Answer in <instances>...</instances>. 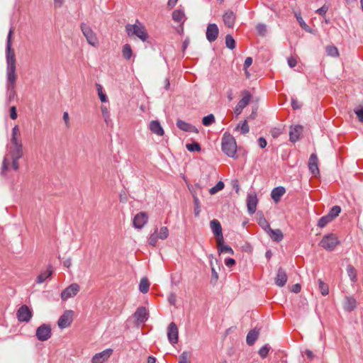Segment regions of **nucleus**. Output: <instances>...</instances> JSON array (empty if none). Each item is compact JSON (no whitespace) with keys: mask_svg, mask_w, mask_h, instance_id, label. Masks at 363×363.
<instances>
[{"mask_svg":"<svg viewBox=\"0 0 363 363\" xmlns=\"http://www.w3.org/2000/svg\"><path fill=\"white\" fill-rule=\"evenodd\" d=\"M347 273L350 280L352 282H356L357 281V272H356V269H354V267L352 265H351V264L347 265Z\"/></svg>","mask_w":363,"mask_h":363,"instance_id":"31","label":"nucleus"},{"mask_svg":"<svg viewBox=\"0 0 363 363\" xmlns=\"http://www.w3.org/2000/svg\"><path fill=\"white\" fill-rule=\"evenodd\" d=\"M7 148L9 152L4 156L2 162V174L9 169V157H15L16 160H19L23 156V143L20 130L17 125L12 128L10 143L7 145Z\"/></svg>","mask_w":363,"mask_h":363,"instance_id":"2","label":"nucleus"},{"mask_svg":"<svg viewBox=\"0 0 363 363\" xmlns=\"http://www.w3.org/2000/svg\"><path fill=\"white\" fill-rule=\"evenodd\" d=\"M238 129H240L241 133H242V134H247V133H249L250 128H249V125H248L246 120H245L242 123L241 125L240 124H238L236 126L235 130H238Z\"/></svg>","mask_w":363,"mask_h":363,"instance_id":"44","label":"nucleus"},{"mask_svg":"<svg viewBox=\"0 0 363 363\" xmlns=\"http://www.w3.org/2000/svg\"><path fill=\"white\" fill-rule=\"evenodd\" d=\"M16 315L19 321L28 322L32 317V312L26 305H23L17 311Z\"/></svg>","mask_w":363,"mask_h":363,"instance_id":"13","label":"nucleus"},{"mask_svg":"<svg viewBox=\"0 0 363 363\" xmlns=\"http://www.w3.org/2000/svg\"><path fill=\"white\" fill-rule=\"evenodd\" d=\"M287 278L288 277L286 271L283 268L280 267L279 268L277 276L275 277V284L278 286L282 287L286 283Z\"/></svg>","mask_w":363,"mask_h":363,"instance_id":"20","label":"nucleus"},{"mask_svg":"<svg viewBox=\"0 0 363 363\" xmlns=\"http://www.w3.org/2000/svg\"><path fill=\"white\" fill-rule=\"evenodd\" d=\"M319 289L323 296H326L329 293L328 285L324 283L320 279L318 280Z\"/></svg>","mask_w":363,"mask_h":363,"instance_id":"35","label":"nucleus"},{"mask_svg":"<svg viewBox=\"0 0 363 363\" xmlns=\"http://www.w3.org/2000/svg\"><path fill=\"white\" fill-rule=\"evenodd\" d=\"M12 160V168L13 169V170L17 171L19 168L18 162V160H16L15 157H9V160Z\"/></svg>","mask_w":363,"mask_h":363,"instance_id":"60","label":"nucleus"},{"mask_svg":"<svg viewBox=\"0 0 363 363\" xmlns=\"http://www.w3.org/2000/svg\"><path fill=\"white\" fill-rule=\"evenodd\" d=\"M79 291L78 284L74 283L65 288L61 293L62 300H67L69 298L75 296Z\"/></svg>","mask_w":363,"mask_h":363,"instance_id":"10","label":"nucleus"},{"mask_svg":"<svg viewBox=\"0 0 363 363\" xmlns=\"http://www.w3.org/2000/svg\"><path fill=\"white\" fill-rule=\"evenodd\" d=\"M340 212L341 208L339 206H335L330 209L328 215L330 217V218H332V220H333L335 218L338 216Z\"/></svg>","mask_w":363,"mask_h":363,"instance_id":"41","label":"nucleus"},{"mask_svg":"<svg viewBox=\"0 0 363 363\" xmlns=\"http://www.w3.org/2000/svg\"><path fill=\"white\" fill-rule=\"evenodd\" d=\"M267 144V140L264 138L261 137L258 139V145L261 148H264Z\"/></svg>","mask_w":363,"mask_h":363,"instance_id":"63","label":"nucleus"},{"mask_svg":"<svg viewBox=\"0 0 363 363\" xmlns=\"http://www.w3.org/2000/svg\"><path fill=\"white\" fill-rule=\"evenodd\" d=\"M222 150L230 157H235L237 153V144L234 137L225 132L222 138Z\"/></svg>","mask_w":363,"mask_h":363,"instance_id":"3","label":"nucleus"},{"mask_svg":"<svg viewBox=\"0 0 363 363\" xmlns=\"http://www.w3.org/2000/svg\"><path fill=\"white\" fill-rule=\"evenodd\" d=\"M150 284L147 278L143 277L141 279L139 284V290L143 294H146L149 291Z\"/></svg>","mask_w":363,"mask_h":363,"instance_id":"30","label":"nucleus"},{"mask_svg":"<svg viewBox=\"0 0 363 363\" xmlns=\"http://www.w3.org/2000/svg\"><path fill=\"white\" fill-rule=\"evenodd\" d=\"M303 131V127L300 125H291L289 131V140L292 143H296L300 138V135Z\"/></svg>","mask_w":363,"mask_h":363,"instance_id":"18","label":"nucleus"},{"mask_svg":"<svg viewBox=\"0 0 363 363\" xmlns=\"http://www.w3.org/2000/svg\"><path fill=\"white\" fill-rule=\"evenodd\" d=\"M73 314L72 310L65 311L57 321L58 327L61 329L69 327L73 320Z\"/></svg>","mask_w":363,"mask_h":363,"instance_id":"9","label":"nucleus"},{"mask_svg":"<svg viewBox=\"0 0 363 363\" xmlns=\"http://www.w3.org/2000/svg\"><path fill=\"white\" fill-rule=\"evenodd\" d=\"M159 236L157 235V228L155 230V232L150 235L148 239V243L152 246H155L157 242V239Z\"/></svg>","mask_w":363,"mask_h":363,"instance_id":"46","label":"nucleus"},{"mask_svg":"<svg viewBox=\"0 0 363 363\" xmlns=\"http://www.w3.org/2000/svg\"><path fill=\"white\" fill-rule=\"evenodd\" d=\"M113 354L112 349H106L102 352H98L95 354L92 359L91 363H104L108 359V358Z\"/></svg>","mask_w":363,"mask_h":363,"instance_id":"12","label":"nucleus"},{"mask_svg":"<svg viewBox=\"0 0 363 363\" xmlns=\"http://www.w3.org/2000/svg\"><path fill=\"white\" fill-rule=\"evenodd\" d=\"M101 110L104 121L106 123V125H108L110 123H111L108 109L106 106H101Z\"/></svg>","mask_w":363,"mask_h":363,"instance_id":"32","label":"nucleus"},{"mask_svg":"<svg viewBox=\"0 0 363 363\" xmlns=\"http://www.w3.org/2000/svg\"><path fill=\"white\" fill-rule=\"evenodd\" d=\"M125 30L129 37L137 36L143 42H145L148 38L145 28L141 23L127 24Z\"/></svg>","mask_w":363,"mask_h":363,"instance_id":"4","label":"nucleus"},{"mask_svg":"<svg viewBox=\"0 0 363 363\" xmlns=\"http://www.w3.org/2000/svg\"><path fill=\"white\" fill-rule=\"evenodd\" d=\"M149 126L152 133L159 136H162L164 135V130L158 121H151Z\"/></svg>","mask_w":363,"mask_h":363,"instance_id":"24","label":"nucleus"},{"mask_svg":"<svg viewBox=\"0 0 363 363\" xmlns=\"http://www.w3.org/2000/svg\"><path fill=\"white\" fill-rule=\"evenodd\" d=\"M332 220V218H330V217L327 214L326 216H324L319 219L318 226L320 228H324L328 223H329Z\"/></svg>","mask_w":363,"mask_h":363,"instance_id":"42","label":"nucleus"},{"mask_svg":"<svg viewBox=\"0 0 363 363\" xmlns=\"http://www.w3.org/2000/svg\"><path fill=\"white\" fill-rule=\"evenodd\" d=\"M225 264L227 267H231L235 264V260L233 258H227L225 260Z\"/></svg>","mask_w":363,"mask_h":363,"instance_id":"62","label":"nucleus"},{"mask_svg":"<svg viewBox=\"0 0 363 363\" xmlns=\"http://www.w3.org/2000/svg\"><path fill=\"white\" fill-rule=\"evenodd\" d=\"M308 168L312 174L315 176L319 174V169L318 166V157L315 153L311 154V155L309 157Z\"/></svg>","mask_w":363,"mask_h":363,"instance_id":"21","label":"nucleus"},{"mask_svg":"<svg viewBox=\"0 0 363 363\" xmlns=\"http://www.w3.org/2000/svg\"><path fill=\"white\" fill-rule=\"evenodd\" d=\"M176 124L178 128L184 132H194L196 133H198V129L196 127L193 126L192 125L184 121L178 119L177 121Z\"/></svg>","mask_w":363,"mask_h":363,"instance_id":"22","label":"nucleus"},{"mask_svg":"<svg viewBox=\"0 0 363 363\" xmlns=\"http://www.w3.org/2000/svg\"><path fill=\"white\" fill-rule=\"evenodd\" d=\"M10 117L11 119L15 120L17 118V112L16 106H11L10 108Z\"/></svg>","mask_w":363,"mask_h":363,"instance_id":"59","label":"nucleus"},{"mask_svg":"<svg viewBox=\"0 0 363 363\" xmlns=\"http://www.w3.org/2000/svg\"><path fill=\"white\" fill-rule=\"evenodd\" d=\"M123 57L126 60H130L132 56V49L129 44H125L122 50Z\"/></svg>","mask_w":363,"mask_h":363,"instance_id":"34","label":"nucleus"},{"mask_svg":"<svg viewBox=\"0 0 363 363\" xmlns=\"http://www.w3.org/2000/svg\"><path fill=\"white\" fill-rule=\"evenodd\" d=\"M354 112L361 123H363V107L359 109L354 110Z\"/></svg>","mask_w":363,"mask_h":363,"instance_id":"55","label":"nucleus"},{"mask_svg":"<svg viewBox=\"0 0 363 363\" xmlns=\"http://www.w3.org/2000/svg\"><path fill=\"white\" fill-rule=\"evenodd\" d=\"M177 301V296L175 294L171 293L168 296V301L171 305L174 306Z\"/></svg>","mask_w":363,"mask_h":363,"instance_id":"57","label":"nucleus"},{"mask_svg":"<svg viewBox=\"0 0 363 363\" xmlns=\"http://www.w3.org/2000/svg\"><path fill=\"white\" fill-rule=\"evenodd\" d=\"M256 30L259 35L264 36L267 33V26L264 23H258L256 26Z\"/></svg>","mask_w":363,"mask_h":363,"instance_id":"49","label":"nucleus"},{"mask_svg":"<svg viewBox=\"0 0 363 363\" xmlns=\"http://www.w3.org/2000/svg\"><path fill=\"white\" fill-rule=\"evenodd\" d=\"M215 122V117L213 114L204 116L202 119V123L205 126H209Z\"/></svg>","mask_w":363,"mask_h":363,"instance_id":"43","label":"nucleus"},{"mask_svg":"<svg viewBox=\"0 0 363 363\" xmlns=\"http://www.w3.org/2000/svg\"><path fill=\"white\" fill-rule=\"evenodd\" d=\"M338 244L337 237L333 233L324 235L320 242V245L328 251H333Z\"/></svg>","mask_w":363,"mask_h":363,"instance_id":"5","label":"nucleus"},{"mask_svg":"<svg viewBox=\"0 0 363 363\" xmlns=\"http://www.w3.org/2000/svg\"><path fill=\"white\" fill-rule=\"evenodd\" d=\"M223 19L226 26L233 28L235 21V14L232 11H228L223 14Z\"/></svg>","mask_w":363,"mask_h":363,"instance_id":"23","label":"nucleus"},{"mask_svg":"<svg viewBox=\"0 0 363 363\" xmlns=\"http://www.w3.org/2000/svg\"><path fill=\"white\" fill-rule=\"evenodd\" d=\"M184 16V13L182 10L177 9L173 11L172 18L176 22H181Z\"/></svg>","mask_w":363,"mask_h":363,"instance_id":"36","label":"nucleus"},{"mask_svg":"<svg viewBox=\"0 0 363 363\" xmlns=\"http://www.w3.org/2000/svg\"><path fill=\"white\" fill-rule=\"evenodd\" d=\"M191 352L188 351H184L179 357V363H191Z\"/></svg>","mask_w":363,"mask_h":363,"instance_id":"33","label":"nucleus"},{"mask_svg":"<svg viewBox=\"0 0 363 363\" xmlns=\"http://www.w3.org/2000/svg\"><path fill=\"white\" fill-rule=\"evenodd\" d=\"M52 274V269L51 267H49V268L44 272H42L40 274H39L37 277V283L42 284L44 282L48 277H50Z\"/></svg>","mask_w":363,"mask_h":363,"instance_id":"29","label":"nucleus"},{"mask_svg":"<svg viewBox=\"0 0 363 363\" xmlns=\"http://www.w3.org/2000/svg\"><path fill=\"white\" fill-rule=\"evenodd\" d=\"M51 327L48 324H43L36 330L35 335L40 341L43 342L48 340L51 337Z\"/></svg>","mask_w":363,"mask_h":363,"instance_id":"8","label":"nucleus"},{"mask_svg":"<svg viewBox=\"0 0 363 363\" xmlns=\"http://www.w3.org/2000/svg\"><path fill=\"white\" fill-rule=\"evenodd\" d=\"M218 27L216 23H209L208 25L206 35L210 43L214 42L218 38Z\"/></svg>","mask_w":363,"mask_h":363,"instance_id":"16","label":"nucleus"},{"mask_svg":"<svg viewBox=\"0 0 363 363\" xmlns=\"http://www.w3.org/2000/svg\"><path fill=\"white\" fill-rule=\"evenodd\" d=\"M210 225L213 233L216 238L217 245H221L224 242V239L222 233V227L220 222L216 219H213L211 221Z\"/></svg>","mask_w":363,"mask_h":363,"instance_id":"7","label":"nucleus"},{"mask_svg":"<svg viewBox=\"0 0 363 363\" xmlns=\"http://www.w3.org/2000/svg\"><path fill=\"white\" fill-rule=\"evenodd\" d=\"M219 252H226L230 255H233V249L228 245H224L223 243L221 245H218Z\"/></svg>","mask_w":363,"mask_h":363,"instance_id":"51","label":"nucleus"},{"mask_svg":"<svg viewBox=\"0 0 363 363\" xmlns=\"http://www.w3.org/2000/svg\"><path fill=\"white\" fill-rule=\"evenodd\" d=\"M282 133V128H274L271 130V135L274 138H278Z\"/></svg>","mask_w":363,"mask_h":363,"instance_id":"54","label":"nucleus"},{"mask_svg":"<svg viewBox=\"0 0 363 363\" xmlns=\"http://www.w3.org/2000/svg\"><path fill=\"white\" fill-rule=\"evenodd\" d=\"M269 349V346L268 345H265L259 350L258 353L260 357L264 359L268 355Z\"/></svg>","mask_w":363,"mask_h":363,"instance_id":"50","label":"nucleus"},{"mask_svg":"<svg viewBox=\"0 0 363 363\" xmlns=\"http://www.w3.org/2000/svg\"><path fill=\"white\" fill-rule=\"evenodd\" d=\"M286 190L283 186H277L272 189L271 192L272 199L275 203L279 201L281 197L285 194Z\"/></svg>","mask_w":363,"mask_h":363,"instance_id":"26","label":"nucleus"},{"mask_svg":"<svg viewBox=\"0 0 363 363\" xmlns=\"http://www.w3.org/2000/svg\"><path fill=\"white\" fill-rule=\"evenodd\" d=\"M243 94V97L239 101L234 109V112L237 116L242 113V109L248 105L251 99V94L249 91H245Z\"/></svg>","mask_w":363,"mask_h":363,"instance_id":"14","label":"nucleus"},{"mask_svg":"<svg viewBox=\"0 0 363 363\" xmlns=\"http://www.w3.org/2000/svg\"><path fill=\"white\" fill-rule=\"evenodd\" d=\"M96 89H97V91H98V95H99V97L101 101L103 103L107 102L108 98H107L106 94H104L103 92L102 86L99 84H96Z\"/></svg>","mask_w":363,"mask_h":363,"instance_id":"40","label":"nucleus"},{"mask_svg":"<svg viewBox=\"0 0 363 363\" xmlns=\"http://www.w3.org/2000/svg\"><path fill=\"white\" fill-rule=\"evenodd\" d=\"M225 45L230 50H233L235 48V41L230 34L225 36Z\"/></svg>","mask_w":363,"mask_h":363,"instance_id":"37","label":"nucleus"},{"mask_svg":"<svg viewBox=\"0 0 363 363\" xmlns=\"http://www.w3.org/2000/svg\"><path fill=\"white\" fill-rule=\"evenodd\" d=\"M259 332L256 330H251L246 337V342L248 345H252L258 337Z\"/></svg>","mask_w":363,"mask_h":363,"instance_id":"28","label":"nucleus"},{"mask_svg":"<svg viewBox=\"0 0 363 363\" xmlns=\"http://www.w3.org/2000/svg\"><path fill=\"white\" fill-rule=\"evenodd\" d=\"M328 6L326 5H323L322 7H320V9H318L316 11V13L321 16H325L326 12L328 11Z\"/></svg>","mask_w":363,"mask_h":363,"instance_id":"56","label":"nucleus"},{"mask_svg":"<svg viewBox=\"0 0 363 363\" xmlns=\"http://www.w3.org/2000/svg\"><path fill=\"white\" fill-rule=\"evenodd\" d=\"M13 33V28L11 27L8 33L6 50L7 89L10 91L8 99L9 101H11L16 95L14 86L17 79L16 73V60L15 52L12 49L11 42Z\"/></svg>","mask_w":363,"mask_h":363,"instance_id":"1","label":"nucleus"},{"mask_svg":"<svg viewBox=\"0 0 363 363\" xmlns=\"http://www.w3.org/2000/svg\"><path fill=\"white\" fill-rule=\"evenodd\" d=\"M186 147L189 152H199L201 150L200 145L196 142L186 144Z\"/></svg>","mask_w":363,"mask_h":363,"instance_id":"45","label":"nucleus"},{"mask_svg":"<svg viewBox=\"0 0 363 363\" xmlns=\"http://www.w3.org/2000/svg\"><path fill=\"white\" fill-rule=\"evenodd\" d=\"M301 286L299 284H294L292 286H291V291L294 293H298L300 291H301Z\"/></svg>","mask_w":363,"mask_h":363,"instance_id":"64","label":"nucleus"},{"mask_svg":"<svg viewBox=\"0 0 363 363\" xmlns=\"http://www.w3.org/2000/svg\"><path fill=\"white\" fill-rule=\"evenodd\" d=\"M134 317L138 323H143L148 318V312L145 307H139L134 313Z\"/></svg>","mask_w":363,"mask_h":363,"instance_id":"19","label":"nucleus"},{"mask_svg":"<svg viewBox=\"0 0 363 363\" xmlns=\"http://www.w3.org/2000/svg\"><path fill=\"white\" fill-rule=\"evenodd\" d=\"M148 221V216L145 212H140L137 213L133 220L134 228L142 229Z\"/></svg>","mask_w":363,"mask_h":363,"instance_id":"11","label":"nucleus"},{"mask_svg":"<svg viewBox=\"0 0 363 363\" xmlns=\"http://www.w3.org/2000/svg\"><path fill=\"white\" fill-rule=\"evenodd\" d=\"M194 214L196 216H199L201 212L199 200L198 197L194 195Z\"/></svg>","mask_w":363,"mask_h":363,"instance_id":"52","label":"nucleus"},{"mask_svg":"<svg viewBox=\"0 0 363 363\" xmlns=\"http://www.w3.org/2000/svg\"><path fill=\"white\" fill-rule=\"evenodd\" d=\"M159 238L161 240L166 239L169 235V230L167 227H162L160 229V232H157Z\"/></svg>","mask_w":363,"mask_h":363,"instance_id":"48","label":"nucleus"},{"mask_svg":"<svg viewBox=\"0 0 363 363\" xmlns=\"http://www.w3.org/2000/svg\"><path fill=\"white\" fill-rule=\"evenodd\" d=\"M167 337L169 342L172 345L178 342L179 332L177 325L172 322L167 329Z\"/></svg>","mask_w":363,"mask_h":363,"instance_id":"15","label":"nucleus"},{"mask_svg":"<svg viewBox=\"0 0 363 363\" xmlns=\"http://www.w3.org/2000/svg\"><path fill=\"white\" fill-rule=\"evenodd\" d=\"M327 55L331 57H337L339 52L337 48L334 45H328L326 47Z\"/></svg>","mask_w":363,"mask_h":363,"instance_id":"38","label":"nucleus"},{"mask_svg":"<svg viewBox=\"0 0 363 363\" xmlns=\"http://www.w3.org/2000/svg\"><path fill=\"white\" fill-rule=\"evenodd\" d=\"M258 199L255 192L247 195V206L250 214H253L256 211Z\"/></svg>","mask_w":363,"mask_h":363,"instance_id":"17","label":"nucleus"},{"mask_svg":"<svg viewBox=\"0 0 363 363\" xmlns=\"http://www.w3.org/2000/svg\"><path fill=\"white\" fill-rule=\"evenodd\" d=\"M258 223L265 232H267L268 230H271L269 223L267 222V220L264 218H259Z\"/></svg>","mask_w":363,"mask_h":363,"instance_id":"47","label":"nucleus"},{"mask_svg":"<svg viewBox=\"0 0 363 363\" xmlns=\"http://www.w3.org/2000/svg\"><path fill=\"white\" fill-rule=\"evenodd\" d=\"M270 238L275 242H280L283 239V233L281 230L275 229L267 232Z\"/></svg>","mask_w":363,"mask_h":363,"instance_id":"27","label":"nucleus"},{"mask_svg":"<svg viewBox=\"0 0 363 363\" xmlns=\"http://www.w3.org/2000/svg\"><path fill=\"white\" fill-rule=\"evenodd\" d=\"M357 306L356 300L351 296L345 297L343 302V308L346 311L350 312L354 310Z\"/></svg>","mask_w":363,"mask_h":363,"instance_id":"25","label":"nucleus"},{"mask_svg":"<svg viewBox=\"0 0 363 363\" xmlns=\"http://www.w3.org/2000/svg\"><path fill=\"white\" fill-rule=\"evenodd\" d=\"M252 63V58L247 57L244 62V70H246Z\"/></svg>","mask_w":363,"mask_h":363,"instance_id":"61","label":"nucleus"},{"mask_svg":"<svg viewBox=\"0 0 363 363\" xmlns=\"http://www.w3.org/2000/svg\"><path fill=\"white\" fill-rule=\"evenodd\" d=\"M225 185L224 183L222 181H219L216 186H213L209 189V193L211 195H213L218 192L219 191L222 190L224 188Z\"/></svg>","mask_w":363,"mask_h":363,"instance_id":"39","label":"nucleus"},{"mask_svg":"<svg viewBox=\"0 0 363 363\" xmlns=\"http://www.w3.org/2000/svg\"><path fill=\"white\" fill-rule=\"evenodd\" d=\"M291 106L294 109H298L301 107V104L296 99H291Z\"/></svg>","mask_w":363,"mask_h":363,"instance_id":"58","label":"nucleus"},{"mask_svg":"<svg viewBox=\"0 0 363 363\" xmlns=\"http://www.w3.org/2000/svg\"><path fill=\"white\" fill-rule=\"evenodd\" d=\"M211 277H212L211 282L213 284H215L217 282L218 279V274L216 272L214 266H212V267H211Z\"/></svg>","mask_w":363,"mask_h":363,"instance_id":"53","label":"nucleus"},{"mask_svg":"<svg viewBox=\"0 0 363 363\" xmlns=\"http://www.w3.org/2000/svg\"><path fill=\"white\" fill-rule=\"evenodd\" d=\"M81 30L87 43L94 47H96L99 44V40L92 29L88 25L82 23Z\"/></svg>","mask_w":363,"mask_h":363,"instance_id":"6","label":"nucleus"}]
</instances>
